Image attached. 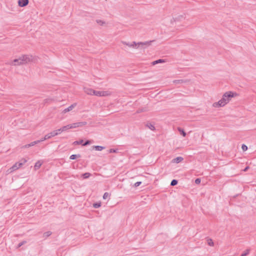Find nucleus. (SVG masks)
<instances>
[{
	"label": "nucleus",
	"instance_id": "f257e3e1",
	"mask_svg": "<svg viewBox=\"0 0 256 256\" xmlns=\"http://www.w3.org/2000/svg\"><path fill=\"white\" fill-rule=\"evenodd\" d=\"M237 95L238 94L236 92H226L223 94L222 98L218 102L214 103L213 106L214 107L224 106L230 102L231 98Z\"/></svg>",
	"mask_w": 256,
	"mask_h": 256
},
{
	"label": "nucleus",
	"instance_id": "f03ea898",
	"mask_svg": "<svg viewBox=\"0 0 256 256\" xmlns=\"http://www.w3.org/2000/svg\"><path fill=\"white\" fill-rule=\"evenodd\" d=\"M55 136V134H54V132H52L48 134H47L45 135L44 138H42L40 140L34 141V142H32L31 143H30L29 144L23 146H22V148H30V146H34L35 144H38V143H39L40 142H43V141H44V140H46L49 139V138H51L52 137H53V136Z\"/></svg>",
	"mask_w": 256,
	"mask_h": 256
},
{
	"label": "nucleus",
	"instance_id": "7ed1b4c3",
	"mask_svg": "<svg viewBox=\"0 0 256 256\" xmlns=\"http://www.w3.org/2000/svg\"><path fill=\"white\" fill-rule=\"evenodd\" d=\"M19 60H20V62H18V64L24 65L32 62L34 57L32 55L24 54L19 57Z\"/></svg>",
	"mask_w": 256,
	"mask_h": 256
},
{
	"label": "nucleus",
	"instance_id": "20e7f679",
	"mask_svg": "<svg viewBox=\"0 0 256 256\" xmlns=\"http://www.w3.org/2000/svg\"><path fill=\"white\" fill-rule=\"evenodd\" d=\"M152 41H146L144 42H136V46L140 48H144L146 46H148L151 44Z\"/></svg>",
	"mask_w": 256,
	"mask_h": 256
},
{
	"label": "nucleus",
	"instance_id": "39448f33",
	"mask_svg": "<svg viewBox=\"0 0 256 256\" xmlns=\"http://www.w3.org/2000/svg\"><path fill=\"white\" fill-rule=\"evenodd\" d=\"M122 43L124 45L128 46L130 48H138V47L136 46V42H132V43H130L122 41Z\"/></svg>",
	"mask_w": 256,
	"mask_h": 256
},
{
	"label": "nucleus",
	"instance_id": "423d86ee",
	"mask_svg": "<svg viewBox=\"0 0 256 256\" xmlns=\"http://www.w3.org/2000/svg\"><path fill=\"white\" fill-rule=\"evenodd\" d=\"M28 0H18V4L20 7H24L28 4Z\"/></svg>",
	"mask_w": 256,
	"mask_h": 256
},
{
	"label": "nucleus",
	"instance_id": "0eeeda50",
	"mask_svg": "<svg viewBox=\"0 0 256 256\" xmlns=\"http://www.w3.org/2000/svg\"><path fill=\"white\" fill-rule=\"evenodd\" d=\"M76 106V103H74V104H72V105H70L68 108H65L62 111V113L65 114V113H66V112H70V111L72 110Z\"/></svg>",
	"mask_w": 256,
	"mask_h": 256
},
{
	"label": "nucleus",
	"instance_id": "6e6552de",
	"mask_svg": "<svg viewBox=\"0 0 256 256\" xmlns=\"http://www.w3.org/2000/svg\"><path fill=\"white\" fill-rule=\"evenodd\" d=\"M20 62V60H19V58H18L14 59L13 61L10 63V64L12 66H20V64H18V62Z\"/></svg>",
	"mask_w": 256,
	"mask_h": 256
},
{
	"label": "nucleus",
	"instance_id": "1a4fd4ad",
	"mask_svg": "<svg viewBox=\"0 0 256 256\" xmlns=\"http://www.w3.org/2000/svg\"><path fill=\"white\" fill-rule=\"evenodd\" d=\"M84 92L88 95H93L94 90L90 88H84Z\"/></svg>",
	"mask_w": 256,
	"mask_h": 256
},
{
	"label": "nucleus",
	"instance_id": "9d476101",
	"mask_svg": "<svg viewBox=\"0 0 256 256\" xmlns=\"http://www.w3.org/2000/svg\"><path fill=\"white\" fill-rule=\"evenodd\" d=\"M187 82H188V80H174L173 81V82L174 84H183V83H186Z\"/></svg>",
	"mask_w": 256,
	"mask_h": 256
},
{
	"label": "nucleus",
	"instance_id": "9b49d317",
	"mask_svg": "<svg viewBox=\"0 0 256 256\" xmlns=\"http://www.w3.org/2000/svg\"><path fill=\"white\" fill-rule=\"evenodd\" d=\"M92 148L96 150L101 151L105 148V147L100 146H92Z\"/></svg>",
	"mask_w": 256,
	"mask_h": 256
},
{
	"label": "nucleus",
	"instance_id": "f8f14e48",
	"mask_svg": "<svg viewBox=\"0 0 256 256\" xmlns=\"http://www.w3.org/2000/svg\"><path fill=\"white\" fill-rule=\"evenodd\" d=\"M183 160H184V158L182 156H178V157L174 158L172 160V162H176V164H178V163L181 162Z\"/></svg>",
	"mask_w": 256,
	"mask_h": 256
},
{
	"label": "nucleus",
	"instance_id": "ddd939ff",
	"mask_svg": "<svg viewBox=\"0 0 256 256\" xmlns=\"http://www.w3.org/2000/svg\"><path fill=\"white\" fill-rule=\"evenodd\" d=\"M165 62V60H163V59H158V60L154 61L152 62V65H155V64H158L162 63V62Z\"/></svg>",
	"mask_w": 256,
	"mask_h": 256
},
{
	"label": "nucleus",
	"instance_id": "4468645a",
	"mask_svg": "<svg viewBox=\"0 0 256 256\" xmlns=\"http://www.w3.org/2000/svg\"><path fill=\"white\" fill-rule=\"evenodd\" d=\"M18 164H17V163H15L10 168V172H12L14 170H18Z\"/></svg>",
	"mask_w": 256,
	"mask_h": 256
},
{
	"label": "nucleus",
	"instance_id": "2eb2a0df",
	"mask_svg": "<svg viewBox=\"0 0 256 256\" xmlns=\"http://www.w3.org/2000/svg\"><path fill=\"white\" fill-rule=\"evenodd\" d=\"M42 163L40 161H38L34 165V169L36 170L38 169L42 166Z\"/></svg>",
	"mask_w": 256,
	"mask_h": 256
},
{
	"label": "nucleus",
	"instance_id": "dca6fc26",
	"mask_svg": "<svg viewBox=\"0 0 256 256\" xmlns=\"http://www.w3.org/2000/svg\"><path fill=\"white\" fill-rule=\"evenodd\" d=\"M81 156L80 154H72L70 156V160H75L76 159V158H80Z\"/></svg>",
	"mask_w": 256,
	"mask_h": 256
},
{
	"label": "nucleus",
	"instance_id": "f3484780",
	"mask_svg": "<svg viewBox=\"0 0 256 256\" xmlns=\"http://www.w3.org/2000/svg\"><path fill=\"white\" fill-rule=\"evenodd\" d=\"M54 134H55V136H58V134H61L62 132V128H60L58 130H53L52 131Z\"/></svg>",
	"mask_w": 256,
	"mask_h": 256
},
{
	"label": "nucleus",
	"instance_id": "a211bd4d",
	"mask_svg": "<svg viewBox=\"0 0 256 256\" xmlns=\"http://www.w3.org/2000/svg\"><path fill=\"white\" fill-rule=\"evenodd\" d=\"M178 130L182 135L184 136H186V134L182 128H178Z\"/></svg>",
	"mask_w": 256,
	"mask_h": 256
},
{
	"label": "nucleus",
	"instance_id": "6ab92c4d",
	"mask_svg": "<svg viewBox=\"0 0 256 256\" xmlns=\"http://www.w3.org/2000/svg\"><path fill=\"white\" fill-rule=\"evenodd\" d=\"M91 174L89 172H86L82 174V176L84 178H88L90 176Z\"/></svg>",
	"mask_w": 256,
	"mask_h": 256
},
{
	"label": "nucleus",
	"instance_id": "aec40b11",
	"mask_svg": "<svg viewBox=\"0 0 256 256\" xmlns=\"http://www.w3.org/2000/svg\"><path fill=\"white\" fill-rule=\"evenodd\" d=\"M110 94L107 91H101V96H105L110 95Z\"/></svg>",
	"mask_w": 256,
	"mask_h": 256
},
{
	"label": "nucleus",
	"instance_id": "412c9836",
	"mask_svg": "<svg viewBox=\"0 0 256 256\" xmlns=\"http://www.w3.org/2000/svg\"><path fill=\"white\" fill-rule=\"evenodd\" d=\"M61 128L62 132H65L68 130V129H70V124H68L67 126L62 127Z\"/></svg>",
	"mask_w": 256,
	"mask_h": 256
},
{
	"label": "nucleus",
	"instance_id": "4be33fe9",
	"mask_svg": "<svg viewBox=\"0 0 256 256\" xmlns=\"http://www.w3.org/2000/svg\"><path fill=\"white\" fill-rule=\"evenodd\" d=\"M70 128H78V122L73 123L70 124Z\"/></svg>",
	"mask_w": 256,
	"mask_h": 256
},
{
	"label": "nucleus",
	"instance_id": "5701e85b",
	"mask_svg": "<svg viewBox=\"0 0 256 256\" xmlns=\"http://www.w3.org/2000/svg\"><path fill=\"white\" fill-rule=\"evenodd\" d=\"M93 94V95L101 96V91H96L94 90Z\"/></svg>",
	"mask_w": 256,
	"mask_h": 256
},
{
	"label": "nucleus",
	"instance_id": "b1692460",
	"mask_svg": "<svg viewBox=\"0 0 256 256\" xmlns=\"http://www.w3.org/2000/svg\"><path fill=\"white\" fill-rule=\"evenodd\" d=\"M101 206V202H96L93 204V207L94 208H100Z\"/></svg>",
	"mask_w": 256,
	"mask_h": 256
},
{
	"label": "nucleus",
	"instance_id": "393cba45",
	"mask_svg": "<svg viewBox=\"0 0 256 256\" xmlns=\"http://www.w3.org/2000/svg\"><path fill=\"white\" fill-rule=\"evenodd\" d=\"M178 180H172L171 182H170V186H174L178 184Z\"/></svg>",
	"mask_w": 256,
	"mask_h": 256
},
{
	"label": "nucleus",
	"instance_id": "a878e982",
	"mask_svg": "<svg viewBox=\"0 0 256 256\" xmlns=\"http://www.w3.org/2000/svg\"><path fill=\"white\" fill-rule=\"evenodd\" d=\"M78 127H80L86 125L87 122H78Z\"/></svg>",
	"mask_w": 256,
	"mask_h": 256
},
{
	"label": "nucleus",
	"instance_id": "bb28decb",
	"mask_svg": "<svg viewBox=\"0 0 256 256\" xmlns=\"http://www.w3.org/2000/svg\"><path fill=\"white\" fill-rule=\"evenodd\" d=\"M96 22L98 24H100V26H102L105 24V22L104 21L100 20H96Z\"/></svg>",
	"mask_w": 256,
	"mask_h": 256
},
{
	"label": "nucleus",
	"instance_id": "cd10ccee",
	"mask_svg": "<svg viewBox=\"0 0 256 256\" xmlns=\"http://www.w3.org/2000/svg\"><path fill=\"white\" fill-rule=\"evenodd\" d=\"M52 234V232L50 231L46 232L44 234V237H48Z\"/></svg>",
	"mask_w": 256,
	"mask_h": 256
},
{
	"label": "nucleus",
	"instance_id": "c85d7f7f",
	"mask_svg": "<svg viewBox=\"0 0 256 256\" xmlns=\"http://www.w3.org/2000/svg\"><path fill=\"white\" fill-rule=\"evenodd\" d=\"M147 126L150 128V129L151 130H155V128H154V126L151 124H147Z\"/></svg>",
	"mask_w": 256,
	"mask_h": 256
},
{
	"label": "nucleus",
	"instance_id": "c756f323",
	"mask_svg": "<svg viewBox=\"0 0 256 256\" xmlns=\"http://www.w3.org/2000/svg\"><path fill=\"white\" fill-rule=\"evenodd\" d=\"M118 151V149L110 148L109 150L110 153H116Z\"/></svg>",
	"mask_w": 256,
	"mask_h": 256
},
{
	"label": "nucleus",
	"instance_id": "7c9ffc66",
	"mask_svg": "<svg viewBox=\"0 0 256 256\" xmlns=\"http://www.w3.org/2000/svg\"><path fill=\"white\" fill-rule=\"evenodd\" d=\"M250 252V250L247 249L245 250V252L242 254V256H246Z\"/></svg>",
	"mask_w": 256,
	"mask_h": 256
},
{
	"label": "nucleus",
	"instance_id": "2f4dec72",
	"mask_svg": "<svg viewBox=\"0 0 256 256\" xmlns=\"http://www.w3.org/2000/svg\"><path fill=\"white\" fill-rule=\"evenodd\" d=\"M110 196V194L108 192H106L103 195V198L104 200L106 199L108 196Z\"/></svg>",
	"mask_w": 256,
	"mask_h": 256
},
{
	"label": "nucleus",
	"instance_id": "473e14b6",
	"mask_svg": "<svg viewBox=\"0 0 256 256\" xmlns=\"http://www.w3.org/2000/svg\"><path fill=\"white\" fill-rule=\"evenodd\" d=\"M146 110L144 108H140L136 111V113H140V112H146Z\"/></svg>",
	"mask_w": 256,
	"mask_h": 256
},
{
	"label": "nucleus",
	"instance_id": "72a5a7b5",
	"mask_svg": "<svg viewBox=\"0 0 256 256\" xmlns=\"http://www.w3.org/2000/svg\"><path fill=\"white\" fill-rule=\"evenodd\" d=\"M26 240H24L22 242H21L19 243V244L18 246V248H20L21 246L24 245V244H26Z\"/></svg>",
	"mask_w": 256,
	"mask_h": 256
},
{
	"label": "nucleus",
	"instance_id": "f704fd0d",
	"mask_svg": "<svg viewBox=\"0 0 256 256\" xmlns=\"http://www.w3.org/2000/svg\"><path fill=\"white\" fill-rule=\"evenodd\" d=\"M83 142V140H80V141H75L74 142V144H82Z\"/></svg>",
	"mask_w": 256,
	"mask_h": 256
},
{
	"label": "nucleus",
	"instance_id": "c9c22d12",
	"mask_svg": "<svg viewBox=\"0 0 256 256\" xmlns=\"http://www.w3.org/2000/svg\"><path fill=\"white\" fill-rule=\"evenodd\" d=\"M242 150L244 151H246V150H248V146L244 144H243L242 145Z\"/></svg>",
	"mask_w": 256,
	"mask_h": 256
},
{
	"label": "nucleus",
	"instance_id": "e433bc0d",
	"mask_svg": "<svg viewBox=\"0 0 256 256\" xmlns=\"http://www.w3.org/2000/svg\"><path fill=\"white\" fill-rule=\"evenodd\" d=\"M90 144V141L89 140H87L85 142L82 144L84 146H86Z\"/></svg>",
	"mask_w": 256,
	"mask_h": 256
},
{
	"label": "nucleus",
	"instance_id": "4c0bfd02",
	"mask_svg": "<svg viewBox=\"0 0 256 256\" xmlns=\"http://www.w3.org/2000/svg\"><path fill=\"white\" fill-rule=\"evenodd\" d=\"M26 162L27 160L26 158H23L20 160V162L22 163V164H24Z\"/></svg>",
	"mask_w": 256,
	"mask_h": 256
},
{
	"label": "nucleus",
	"instance_id": "58836bf2",
	"mask_svg": "<svg viewBox=\"0 0 256 256\" xmlns=\"http://www.w3.org/2000/svg\"><path fill=\"white\" fill-rule=\"evenodd\" d=\"M208 244L210 246H214V242H212V240L210 239L209 242H208Z\"/></svg>",
	"mask_w": 256,
	"mask_h": 256
},
{
	"label": "nucleus",
	"instance_id": "ea45409f",
	"mask_svg": "<svg viewBox=\"0 0 256 256\" xmlns=\"http://www.w3.org/2000/svg\"><path fill=\"white\" fill-rule=\"evenodd\" d=\"M200 181H201L200 179L199 178H198L196 179L195 183L196 184H199L200 182Z\"/></svg>",
	"mask_w": 256,
	"mask_h": 256
},
{
	"label": "nucleus",
	"instance_id": "a19ab883",
	"mask_svg": "<svg viewBox=\"0 0 256 256\" xmlns=\"http://www.w3.org/2000/svg\"><path fill=\"white\" fill-rule=\"evenodd\" d=\"M142 184L141 182H138L134 184V186L137 187L139 186Z\"/></svg>",
	"mask_w": 256,
	"mask_h": 256
},
{
	"label": "nucleus",
	"instance_id": "79ce46f5",
	"mask_svg": "<svg viewBox=\"0 0 256 256\" xmlns=\"http://www.w3.org/2000/svg\"><path fill=\"white\" fill-rule=\"evenodd\" d=\"M16 163L18 164V168H20L23 165L22 163L20 162H16Z\"/></svg>",
	"mask_w": 256,
	"mask_h": 256
},
{
	"label": "nucleus",
	"instance_id": "37998d69",
	"mask_svg": "<svg viewBox=\"0 0 256 256\" xmlns=\"http://www.w3.org/2000/svg\"><path fill=\"white\" fill-rule=\"evenodd\" d=\"M182 18H183V16H180L178 18H176V19L178 20H180V19Z\"/></svg>",
	"mask_w": 256,
	"mask_h": 256
},
{
	"label": "nucleus",
	"instance_id": "c03bdc74",
	"mask_svg": "<svg viewBox=\"0 0 256 256\" xmlns=\"http://www.w3.org/2000/svg\"><path fill=\"white\" fill-rule=\"evenodd\" d=\"M249 168V167L248 166H246L244 170V172H246L248 169Z\"/></svg>",
	"mask_w": 256,
	"mask_h": 256
},
{
	"label": "nucleus",
	"instance_id": "a18cd8bd",
	"mask_svg": "<svg viewBox=\"0 0 256 256\" xmlns=\"http://www.w3.org/2000/svg\"><path fill=\"white\" fill-rule=\"evenodd\" d=\"M241 256H242V255H241Z\"/></svg>",
	"mask_w": 256,
	"mask_h": 256
}]
</instances>
